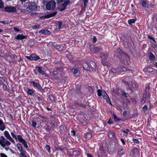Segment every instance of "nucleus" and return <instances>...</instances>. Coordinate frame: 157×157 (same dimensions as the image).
<instances>
[{
	"label": "nucleus",
	"mask_w": 157,
	"mask_h": 157,
	"mask_svg": "<svg viewBox=\"0 0 157 157\" xmlns=\"http://www.w3.org/2000/svg\"><path fill=\"white\" fill-rule=\"evenodd\" d=\"M27 8L29 10H36L37 8V6L35 2H30L29 3H27Z\"/></svg>",
	"instance_id": "1"
},
{
	"label": "nucleus",
	"mask_w": 157,
	"mask_h": 157,
	"mask_svg": "<svg viewBox=\"0 0 157 157\" xmlns=\"http://www.w3.org/2000/svg\"><path fill=\"white\" fill-rule=\"evenodd\" d=\"M56 6V3L54 0H52L48 2L46 5L47 10H50L54 9Z\"/></svg>",
	"instance_id": "2"
},
{
	"label": "nucleus",
	"mask_w": 157,
	"mask_h": 157,
	"mask_svg": "<svg viewBox=\"0 0 157 157\" xmlns=\"http://www.w3.org/2000/svg\"><path fill=\"white\" fill-rule=\"evenodd\" d=\"M108 56V55L107 53H101L100 55V57L101 58V63L104 65H108L107 62L105 60L107 59Z\"/></svg>",
	"instance_id": "3"
},
{
	"label": "nucleus",
	"mask_w": 157,
	"mask_h": 157,
	"mask_svg": "<svg viewBox=\"0 0 157 157\" xmlns=\"http://www.w3.org/2000/svg\"><path fill=\"white\" fill-rule=\"evenodd\" d=\"M10 145V142L5 138L4 136H1V145L2 146H9Z\"/></svg>",
	"instance_id": "4"
},
{
	"label": "nucleus",
	"mask_w": 157,
	"mask_h": 157,
	"mask_svg": "<svg viewBox=\"0 0 157 157\" xmlns=\"http://www.w3.org/2000/svg\"><path fill=\"white\" fill-rule=\"evenodd\" d=\"M4 11L8 12H14L16 11V9L14 7L7 6L4 8Z\"/></svg>",
	"instance_id": "5"
},
{
	"label": "nucleus",
	"mask_w": 157,
	"mask_h": 157,
	"mask_svg": "<svg viewBox=\"0 0 157 157\" xmlns=\"http://www.w3.org/2000/svg\"><path fill=\"white\" fill-rule=\"evenodd\" d=\"M26 57L28 59L31 60H36L39 59V57L35 54H32L29 56H26Z\"/></svg>",
	"instance_id": "6"
},
{
	"label": "nucleus",
	"mask_w": 157,
	"mask_h": 157,
	"mask_svg": "<svg viewBox=\"0 0 157 157\" xmlns=\"http://www.w3.org/2000/svg\"><path fill=\"white\" fill-rule=\"evenodd\" d=\"M80 152L78 151L75 150L71 153V152H69L68 153V156L69 157H76L79 155Z\"/></svg>",
	"instance_id": "7"
},
{
	"label": "nucleus",
	"mask_w": 157,
	"mask_h": 157,
	"mask_svg": "<svg viewBox=\"0 0 157 157\" xmlns=\"http://www.w3.org/2000/svg\"><path fill=\"white\" fill-rule=\"evenodd\" d=\"M102 94L103 95V98L106 100V101L109 104H110L111 105V103L110 99L109 97L107 94L105 93V91H104L102 92Z\"/></svg>",
	"instance_id": "8"
},
{
	"label": "nucleus",
	"mask_w": 157,
	"mask_h": 157,
	"mask_svg": "<svg viewBox=\"0 0 157 157\" xmlns=\"http://www.w3.org/2000/svg\"><path fill=\"white\" fill-rule=\"evenodd\" d=\"M4 134L6 136V137L9 139L10 141L13 143H14L15 141L14 140L11 138V136H10L9 133L7 131H5L4 132Z\"/></svg>",
	"instance_id": "9"
},
{
	"label": "nucleus",
	"mask_w": 157,
	"mask_h": 157,
	"mask_svg": "<svg viewBox=\"0 0 157 157\" xmlns=\"http://www.w3.org/2000/svg\"><path fill=\"white\" fill-rule=\"evenodd\" d=\"M37 68L38 72L41 74V75H44L45 76H46L47 74L43 70V68L37 66L36 67Z\"/></svg>",
	"instance_id": "10"
},
{
	"label": "nucleus",
	"mask_w": 157,
	"mask_h": 157,
	"mask_svg": "<svg viewBox=\"0 0 157 157\" xmlns=\"http://www.w3.org/2000/svg\"><path fill=\"white\" fill-rule=\"evenodd\" d=\"M68 2H64L61 4L59 8V10L60 11H62L64 10L67 7V6L69 4Z\"/></svg>",
	"instance_id": "11"
},
{
	"label": "nucleus",
	"mask_w": 157,
	"mask_h": 157,
	"mask_svg": "<svg viewBox=\"0 0 157 157\" xmlns=\"http://www.w3.org/2000/svg\"><path fill=\"white\" fill-rule=\"evenodd\" d=\"M39 33L44 35H48L50 34V31L47 29L40 30L39 31Z\"/></svg>",
	"instance_id": "12"
},
{
	"label": "nucleus",
	"mask_w": 157,
	"mask_h": 157,
	"mask_svg": "<svg viewBox=\"0 0 157 157\" xmlns=\"http://www.w3.org/2000/svg\"><path fill=\"white\" fill-rule=\"evenodd\" d=\"M7 58H8V59L10 61L13 62L15 60V55L14 54H12L11 53H10Z\"/></svg>",
	"instance_id": "13"
},
{
	"label": "nucleus",
	"mask_w": 157,
	"mask_h": 157,
	"mask_svg": "<svg viewBox=\"0 0 157 157\" xmlns=\"http://www.w3.org/2000/svg\"><path fill=\"white\" fill-rule=\"evenodd\" d=\"M155 70V69L154 68L149 67L144 69V71H145L147 74L150 73L154 71Z\"/></svg>",
	"instance_id": "14"
},
{
	"label": "nucleus",
	"mask_w": 157,
	"mask_h": 157,
	"mask_svg": "<svg viewBox=\"0 0 157 157\" xmlns=\"http://www.w3.org/2000/svg\"><path fill=\"white\" fill-rule=\"evenodd\" d=\"M56 24L57 28L56 30L58 31H59L62 26V22L61 21L58 22L56 23Z\"/></svg>",
	"instance_id": "15"
},
{
	"label": "nucleus",
	"mask_w": 157,
	"mask_h": 157,
	"mask_svg": "<svg viewBox=\"0 0 157 157\" xmlns=\"http://www.w3.org/2000/svg\"><path fill=\"white\" fill-rule=\"evenodd\" d=\"M27 38V36H25L23 35L22 34H18L15 37V39L17 40H22Z\"/></svg>",
	"instance_id": "16"
},
{
	"label": "nucleus",
	"mask_w": 157,
	"mask_h": 157,
	"mask_svg": "<svg viewBox=\"0 0 157 157\" xmlns=\"http://www.w3.org/2000/svg\"><path fill=\"white\" fill-rule=\"evenodd\" d=\"M84 137L86 139H90L92 137L91 133L90 132H86L84 134Z\"/></svg>",
	"instance_id": "17"
},
{
	"label": "nucleus",
	"mask_w": 157,
	"mask_h": 157,
	"mask_svg": "<svg viewBox=\"0 0 157 157\" xmlns=\"http://www.w3.org/2000/svg\"><path fill=\"white\" fill-rule=\"evenodd\" d=\"M125 153V150L123 148H121L119 151L118 152V155L120 156H121Z\"/></svg>",
	"instance_id": "18"
},
{
	"label": "nucleus",
	"mask_w": 157,
	"mask_h": 157,
	"mask_svg": "<svg viewBox=\"0 0 157 157\" xmlns=\"http://www.w3.org/2000/svg\"><path fill=\"white\" fill-rule=\"evenodd\" d=\"M112 114L113 116V118L115 122H118L121 120V119L120 118H118L117 117V115L116 113H113Z\"/></svg>",
	"instance_id": "19"
},
{
	"label": "nucleus",
	"mask_w": 157,
	"mask_h": 157,
	"mask_svg": "<svg viewBox=\"0 0 157 157\" xmlns=\"http://www.w3.org/2000/svg\"><path fill=\"white\" fill-rule=\"evenodd\" d=\"M57 14L56 12H54L53 13H51L49 14V16H48L47 15H45L44 16H43L42 17H41L43 18H48L49 17H53L55 15H56Z\"/></svg>",
	"instance_id": "20"
},
{
	"label": "nucleus",
	"mask_w": 157,
	"mask_h": 157,
	"mask_svg": "<svg viewBox=\"0 0 157 157\" xmlns=\"http://www.w3.org/2000/svg\"><path fill=\"white\" fill-rule=\"evenodd\" d=\"M132 152H133V156H134L136 155H137L139 153V151L138 149L136 148H135L133 149Z\"/></svg>",
	"instance_id": "21"
},
{
	"label": "nucleus",
	"mask_w": 157,
	"mask_h": 157,
	"mask_svg": "<svg viewBox=\"0 0 157 157\" xmlns=\"http://www.w3.org/2000/svg\"><path fill=\"white\" fill-rule=\"evenodd\" d=\"M112 70V71L114 73H119L122 72L121 70L119 68H113Z\"/></svg>",
	"instance_id": "22"
},
{
	"label": "nucleus",
	"mask_w": 157,
	"mask_h": 157,
	"mask_svg": "<svg viewBox=\"0 0 157 157\" xmlns=\"http://www.w3.org/2000/svg\"><path fill=\"white\" fill-rule=\"evenodd\" d=\"M108 136L109 138H112L115 137V133L113 132L110 131L108 133Z\"/></svg>",
	"instance_id": "23"
},
{
	"label": "nucleus",
	"mask_w": 157,
	"mask_h": 157,
	"mask_svg": "<svg viewBox=\"0 0 157 157\" xmlns=\"http://www.w3.org/2000/svg\"><path fill=\"white\" fill-rule=\"evenodd\" d=\"M94 51H92V52H93L94 53H97L100 51V50L101 49V48L100 47H94Z\"/></svg>",
	"instance_id": "24"
},
{
	"label": "nucleus",
	"mask_w": 157,
	"mask_h": 157,
	"mask_svg": "<svg viewBox=\"0 0 157 157\" xmlns=\"http://www.w3.org/2000/svg\"><path fill=\"white\" fill-rule=\"evenodd\" d=\"M20 155H21L23 156H20V157H28L26 155V151H24L23 150H22L20 151Z\"/></svg>",
	"instance_id": "25"
},
{
	"label": "nucleus",
	"mask_w": 157,
	"mask_h": 157,
	"mask_svg": "<svg viewBox=\"0 0 157 157\" xmlns=\"http://www.w3.org/2000/svg\"><path fill=\"white\" fill-rule=\"evenodd\" d=\"M31 83L34 87L37 88H39L40 86V85L39 84L36 82H34L33 81L31 82Z\"/></svg>",
	"instance_id": "26"
},
{
	"label": "nucleus",
	"mask_w": 157,
	"mask_h": 157,
	"mask_svg": "<svg viewBox=\"0 0 157 157\" xmlns=\"http://www.w3.org/2000/svg\"><path fill=\"white\" fill-rule=\"evenodd\" d=\"M5 128V127L2 121L1 120V130L3 131Z\"/></svg>",
	"instance_id": "27"
},
{
	"label": "nucleus",
	"mask_w": 157,
	"mask_h": 157,
	"mask_svg": "<svg viewBox=\"0 0 157 157\" xmlns=\"http://www.w3.org/2000/svg\"><path fill=\"white\" fill-rule=\"evenodd\" d=\"M140 4L143 7H146L147 6V4L144 1H142L140 3Z\"/></svg>",
	"instance_id": "28"
},
{
	"label": "nucleus",
	"mask_w": 157,
	"mask_h": 157,
	"mask_svg": "<svg viewBox=\"0 0 157 157\" xmlns=\"http://www.w3.org/2000/svg\"><path fill=\"white\" fill-rule=\"evenodd\" d=\"M27 91V93L28 94L30 95H32L33 93V91L32 90L28 89Z\"/></svg>",
	"instance_id": "29"
},
{
	"label": "nucleus",
	"mask_w": 157,
	"mask_h": 157,
	"mask_svg": "<svg viewBox=\"0 0 157 157\" xmlns=\"http://www.w3.org/2000/svg\"><path fill=\"white\" fill-rule=\"evenodd\" d=\"M17 147L18 149L20 151H21L23 150L21 144H17Z\"/></svg>",
	"instance_id": "30"
},
{
	"label": "nucleus",
	"mask_w": 157,
	"mask_h": 157,
	"mask_svg": "<svg viewBox=\"0 0 157 157\" xmlns=\"http://www.w3.org/2000/svg\"><path fill=\"white\" fill-rule=\"evenodd\" d=\"M1 82H2V83H3L4 82H6V78L4 76L3 77H1Z\"/></svg>",
	"instance_id": "31"
},
{
	"label": "nucleus",
	"mask_w": 157,
	"mask_h": 157,
	"mask_svg": "<svg viewBox=\"0 0 157 157\" xmlns=\"http://www.w3.org/2000/svg\"><path fill=\"white\" fill-rule=\"evenodd\" d=\"M149 58L150 59L153 60L155 59V56L153 54L151 53L149 55Z\"/></svg>",
	"instance_id": "32"
},
{
	"label": "nucleus",
	"mask_w": 157,
	"mask_h": 157,
	"mask_svg": "<svg viewBox=\"0 0 157 157\" xmlns=\"http://www.w3.org/2000/svg\"><path fill=\"white\" fill-rule=\"evenodd\" d=\"M101 90L100 89H98L97 90L98 92V95L99 97H101L102 95V92Z\"/></svg>",
	"instance_id": "33"
},
{
	"label": "nucleus",
	"mask_w": 157,
	"mask_h": 157,
	"mask_svg": "<svg viewBox=\"0 0 157 157\" xmlns=\"http://www.w3.org/2000/svg\"><path fill=\"white\" fill-rule=\"evenodd\" d=\"M128 23L129 24L132 25V23H135V20L134 19H130L128 20Z\"/></svg>",
	"instance_id": "34"
},
{
	"label": "nucleus",
	"mask_w": 157,
	"mask_h": 157,
	"mask_svg": "<svg viewBox=\"0 0 157 157\" xmlns=\"http://www.w3.org/2000/svg\"><path fill=\"white\" fill-rule=\"evenodd\" d=\"M84 2V7L86 8L87 6V4L88 2V0H83Z\"/></svg>",
	"instance_id": "35"
},
{
	"label": "nucleus",
	"mask_w": 157,
	"mask_h": 157,
	"mask_svg": "<svg viewBox=\"0 0 157 157\" xmlns=\"http://www.w3.org/2000/svg\"><path fill=\"white\" fill-rule=\"evenodd\" d=\"M46 149L48 150L49 153L51 152L50 151V147L48 145H46L45 146Z\"/></svg>",
	"instance_id": "36"
},
{
	"label": "nucleus",
	"mask_w": 157,
	"mask_h": 157,
	"mask_svg": "<svg viewBox=\"0 0 157 157\" xmlns=\"http://www.w3.org/2000/svg\"><path fill=\"white\" fill-rule=\"evenodd\" d=\"M5 7L4 6V4L2 2L1 0V9H2V10L4 11V8H5Z\"/></svg>",
	"instance_id": "37"
},
{
	"label": "nucleus",
	"mask_w": 157,
	"mask_h": 157,
	"mask_svg": "<svg viewBox=\"0 0 157 157\" xmlns=\"http://www.w3.org/2000/svg\"><path fill=\"white\" fill-rule=\"evenodd\" d=\"M121 70L122 71V72L124 71H125L128 70V69L126 67H122L121 68Z\"/></svg>",
	"instance_id": "38"
},
{
	"label": "nucleus",
	"mask_w": 157,
	"mask_h": 157,
	"mask_svg": "<svg viewBox=\"0 0 157 157\" xmlns=\"http://www.w3.org/2000/svg\"><path fill=\"white\" fill-rule=\"evenodd\" d=\"M129 78L128 77H126L125 78V81H124L123 80L122 81L124 82H125L126 84H128V85H130L131 84V82H126V80H128V79Z\"/></svg>",
	"instance_id": "39"
},
{
	"label": "nucleus",
	"mask_w": 157,
	"mask_h": 157,
	"mask_svg": "<svg viewBox=\"0 0 157 157\" xmlns=\"http://www.w3.org/2000/svg\"><path fill=\"white\" fill-rule=\"evenodd\" d=\"M31 125L33 127L36 128L37 125V123L36 122L33 121Z\"/></svg>",
	"instance_id": "40"
},
{
	"label": "nucleus",
	"mask_w": 157,
	"mask_h": 157,
	"mask_svg": "<svg viewBox=\"0 0 157 157\" xmlns=\"http://www.w3.org/2000/svg\"><path fill=\"white\" fill-rule=\"evenodd\" d=\"M147 106L146 105H145L143 108V110L145 112L147 110Z\"/></svg>",
	"instance_id": "41"
},
{
	"label": "nucleus",
	"mask_w": 157,
	"mask_h": 157,
	"mask_svg": "<svg viewBox=\"0 0 157 157\" xmlns=\"http://www.w3.org/2000/svg\"><path fill=\"white\" fill-rule=\"evenodd\" d=\"M11 136L13 138H14L16 140H17V138L16 135L14 133H13L11 132Z\"/></svg>",
	"instance_id": "42"
},
{
	"label": "nucleus",
	"mask_w": 157,
	"mask_h": 157,
	"mask_svg": "<svg viewBox=\"0 0 157 157\" xmlns=\"http://www.w3.org/2000/svg\"><path fill=\"white\" fill-rule=\"evenodd\" d=\"M17 138L19 141H20L23 139L22 138V136L21 135H18L17 136Z\"/></svg>",
	"instance_id": "43"
},
{
	"label": "nucleus",
	"mask_w": 157,
	"mask_h": 157,
	"mask_svg": "<svg viewBox=\"0 0 157 157\" xmlns=\"http://www.w3.org/2000/svg\"><path fill=\"white\" fill-rule=\"evenodd\" d=\"M122 95L124 97H127V95L126 93L124 91H122Z\"/></svg>",
	"instance_id": "44"
},
{
	"label": "nucleus",
	"mask_w": 157,
	"mask_h": 157,
	"mask_svg": "<svg viewBox=\"0 0 157 157\" xmlns=\"http://www.w3.org/2000/svg\"><path fill=\"white\" fill-rule=\"evenodd\" d=\"M92 40L93 43H95L97 41V39L96 37L95 36H94L93 37Z\"/></svg>",
	"instance_id": "45"
},
{
	"label": "nucleus",
	"mask_w": 157,
	"mask_h": 157,
	"mask_svg": "<svg viewBox=\"0 0 157 157\" xmlns=\"http://www.w3.org/2000/svg\"><path fill=\"white\" fill-rule=\"evenodd\" d=\"M44 129L46 130L47 131H49V127L48 126H44L43 127Z\"/></svg>",
	"instance_id": "46"
},
{
	"label": "nucleus",
	"mask_w": 157,
	"mask_h": 157,
	"mask_svg": "<svg viewBox=\"0 0 157 157\" xmlns=\"http://www.w3.org/2000/svg\"><path fill=\"white\" fill-rule=\"evenodd\" d=\"M133 142L135 143H136V144L139 143V141L137 139H133Z\"/></svg>",
	"instance_id": "47"
},
{
	"label": "nucleus",
	"mask_w": 157,
	"mask_h": 157,
	"mask_svg": "<svg viewBox=\"0 0 157 157\" xmlns=\"http://www.w3.org/2000/svg\"><path fill=\"white\" fill-rule=\"evenodd\" d=\"M130 132V130L128 129H126L125 130H123L122 132H124L126 134H128V132Z\"/></svg>",
	"instance_id": "48"
},
{
	"label": "nucleus",
	"mask_w": 157,
	"mask_h": 157,
	"mask_svg": "<svg viewBox=\"0 0 157 157\" xmlns=\"http://www.w3.org/2000/svg\"><path fill=\"white\" fill-rule=\"evenodd\" d=\"M78 71L77 69H75V70H74V72H73V74L74 75L76 74L78 72Z\"/></svg>",
	"instance_id": "49"
},
{
	"label": "nucleus",
	"mask_w": 157,
	"mask_h": 157,
	"mask_svg": "<svg viewBox=\"0 0 157 157\" xmlns=\"http://www.w3.org/2000/svg\"><path fill=\"white\" fill-rule=\"evenodd\" d=\"M19 142L23 144L26 143V141L24 139H23Z\"/></svg>",
	"instance_id": "50"
},
{
	"label": "nucleus",
	"mask_w": 157,
	"mask_h": 157,
	"mask_svg": "<svg viewBox=\"0 0 157 157\" xmlns=\"http://www.w3.org/2000/svg\"><path fill=\"white\" fill-rule=\"evenodd\" d=\"M1 157H7V156L4 153H1Z\"/></svg>",
	"instance_id": "51"
},
{
	"label": "nucleus",
	"mask_w": 157,
	"mask_h": 157,
	"mask_svg": "<svg viewBox=\"0 0 157 157\" xmlns=\"http://www.w3.org/2000/svg\"><path fill=\"white\" fill-rule=\"evenodd\" d=\"M121 142L122 144L123 145H124L125 144V142L124 141V139L122 138H121Z\"/></svg>",
	"instance_id": "52"
},
{
	"label": "nucleus",
	"mask_w": 157,
	"mask_h": 157,
	"mask_svg": "<svg viewBox=\"0 0 157 157\" xmlns=\"http://www.w3.org/2000/svg\"><path fill=\"white\" fill-rule=\"evenodd\" d=\"M113 123V121L111 120L110 118L109 119L108 121V123L109 124H112Z\"/></svg>",
	"instance_id": "53"
},
{
	"label": "nucleus",
	"mask_w": 157,
	"mask_h": 157,
	"mask_svg": "<svg viewBox=\"0 0 157 157\" xmlns=\"http://www.w3.org/2000/svg\"><path fill=\"white\" fill-rule=\"evenodd\" d=\"M71 132V134L73 136H74L75 135V132L74 131H72Z\"/></svg>",
	"instance_id": "54"
},
{
	"label": "nucleus",
	"mask_w": 157,
	"mask_h": 157,
	"mask_svg": "<svg viewBox=\"0 0 157 157\" xmlns=\"http://www.w3.org/2000/svg\"><path fill=\"white\" fill-rule=\"evenodd\" d=\"M14 30L15 31L17 32H18L20 31V30L19 29L15 27L14 28Z\"/></svg>",
	"instance_id": "55"
},
{
	"label": "nucleus",
	"mask_w": 157,
	"mask_h": 157,
	"mask_svg": "<svg viewBox=\"0 0 157 157\" xmlns=\"http://www.w3.org/2000/svg\"><path fill=\"white\" fill-rule=\"evenodd\" d=\"M1 23H3L4 24H8V22H6V21H1Z\"/></svg>",
	"instance_id": "56"
},
{
	"label": "nucleus",
	"mask_w": 157,
	"mask_h": 157,
	"mask_svg": "<svg viewBox=\"0 0 157 157\" xmlns=\"http://www.w3.org/2000/svg\"><path fill=\"white\" fill-rule=\"evenodd\" d=\"M40 25H35L33 27V28L34 29H36L39 27Z\"/></svg>",
	"instance_id": "57"
},
{
	"label": "nucleus",
	"mask_w": 157,
	"mask_h": 157,
	"mask_svg": "<svg viewBox=\"0 0 157 157\" xmlns=\"http://www.w3.org/2000/svg\"><path fill=\"white\" fill-rule=\"evenodd\" d=\"M24 147L26 148H27L28 147V146L26 144V142L25 143V144H23Z\"/></svg>",
	"instance_id": "58"
},
{
	"label": "nucleus",
	"mask_w": 157,
	"mask_h": 157,
	"mask_svg": "<svg viewBox=\"0 0 157 157\" xmlns=\"http://www.w3.org/2000/svg\"><path fill=\"white\" fill-rule=\"evenodd\" d=\"M86 155L87 157H92V156L91 154H87Z\"/></svg>",
	"instance_id": "59"
},
{
	"label": "nucleus",
	"mask_w": 157,
	"mask_h": 157,
	"mask_svg": "<svg viewBox=\"0 0 157 157\" xmlns=\"http://www.w3.org/2000/svg\"><path fill=\"white\" fill-rule=\"evenodd\" d=\"M127 114V112L126 111H125L123 113V115L124 116Z\"/></svg>",
	"instance_id": "60"
},
{
	"label": "nucleus",
	"mask_w": 157,
	"mask_h": 157,
	"mask_svg": "<svg viewBox=\"0 0 157 157\" xmlns=\"http://www.w3.org/2000/svg\"><path fill=\"white\" fill-rule=\"evenodd\" d=\"M132 86L133 88H134L135 87H138V85H136V86L135 84H133V85H132Z\"/></svg>",
	"instance_id": "61"
},
{
	"label": "nucleus",
	"mask_w": 157,
	"mask_h": 157,
	"mask_svg": "<svg viewBox=\"0 0 157 157\" xmlns=\"http://www.w3.org/2000/svg\"><path fill=\"white\" fill-rule=\"evenodd\" d=\"M148 37H149V38H150V39H151L153 40H154L153 38L152 37H151V36H148Z\"/></svg>",
	"instance_id": "62"
},
{
	"label": "nucleus",
	"mask_w": 157,
	"mask_h": 157,
	"mask_svg": "<svg viewBox=\"0 0 157 157\" xmlns=\"http://www.w3.org/2000/svg\"><path fill=\"white\" fill-rule=\"evenodd\" d=\"M20 1L22 2H25L27 1L28 0H19Z\"/></svg>",
	"instance_id": "63"
},
{
	"label": "nucleus",
	"mask_w": 157,
	"mask_h": 157,
	"mask_svg": "<svg viewBox=\"0 0 157 157\" xmlns=\"http://www.w3.org/2000/svg\"><path fill=\"white\" fill-rule=\"evenodd\" d=\"M154 65L155 67H157V62H156L155 63H154Z\"/></svg>",
	"instance_id": "64"
}]
</instances>
